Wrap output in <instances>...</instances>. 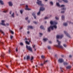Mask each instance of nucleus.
<instances>
[{
    "label": "nucleus",
    "mask_w": 73,
    "mask_h": 73,
    "mask_svg": "<svg viewBox=\"0 0 73 73\" xmlns=\"http://www.w3.org/2000/svg\"><path fill=\"white\" fill-rule=\"evenodd\" d=\"M54 28L55 29H57V25H54L53 26H50L48 28V32H50V31H51V29H52V30H53L54 29Z\"/></svg>",
    "instance_id": "1"
},
{
    "label": "nucleus",
    "mask_w": 73,
    "mask_h": 73,
    "mask_svg": "<svg viewBox=\"0 0 73 73\" xmlns=\"http://www.w3.org/2000/svg\"><path fill=\"white\" fill-rule=\"evenodd\" d=\"M57 41L58 42V45H55V46H56V47L57 48H60L63 49V48H64L63 46L61 45V41H59L58 39H57Z\"/></svg>",
    "instance_id": "2"
},
{
    "label": "nucleus",
    "mask_w": 73,
    "mask_h": 73,
    "mask_svg": "<svg viewBox=\"0 0 73 73\" xmlns=\"http://www.w3.org/2000/svg\"><path fill=\"white\" fill-rule=\"evenodd\" d=\"M36 3L38 5H40L42 7L44 6V5L42 3V1H40V0H37Z\"/></svg>",
    "instance_id": "3"
},
{
    "label": "nucleus",
    "mask_w": 73,
    "mask_h": 73,
    "mask_svg": "<svg viewBox=\"0 0 73 73\" xmlns=\"http://www.w3.org/2000/svg\"><path fill=\"white\" fill-rule=\"evenodd\" d=\"M61 7H62L61 8V10H63L64 11H65L66 9V8L65 7L64 5H62L60 6Z\"/></svg>",
    "instance_id": "4"
},
{
    "label": "nucleus",
    "mask_w": 73,
    "mask_h": 73,
    "mask_svg": "<svg viewBox=\"0 0 73 73\" xmlns=\"http://www.w3.org/2000/svg\"><path fill=\"white\" fill-rule=\"evenodd\" d=\"M26 48H27L28 50L32 52V48H31V46H28L27 45H26Z\"/></svg>",
    "instance_id": "5"
},
{
    "label": "nucleus",
    "mask_w": 73,
    "mask_h": 73,
    "mask_svg": "<svg viewBox=\"0 0 73 73\" xmlns=\"http://www.w3.org/2000/svg\"><path fill=\"white\" fill-rule=\"evenodd\" d=\"M64 33L65 34H66V35L68 37H69V38H71L70 35L68 34V33L66 31H64Z\"/></svg>",
    "instance_id": "6"
},
{
    "label": "nucleus",
    "mask_w": 73,
    "mask_h": 73,
    "mask_svg": "<svg viewBox=\"0 0 73 73\" xmlns=\"http://www.w3.org/2000/svg\"><path fill=\"white\" fill-rule=\"evenodd\" d=\"M2 23H1V25H4V26H5L6 25L4 23V22H5V21L2 20L1 21Z\"/></svg>",
    "instance_id": "7"
},
{
    "label": "nucleus",
    "mask_w": 73,
    "mask_h": 73,
    "mask_svg": "<svg viewBox=\"0 0 73 73\" xmlns=\"http://www.w3.org/2000/svg\"><path fill=\"white\" fill-rule=\"evenodd\" d=\"M39 11H45V8L42 7H40Z\"/></svg>",
    "instance_id": "8"
},
{
    "label": "nucleus",
    "mask_w": 73,
    "mask_h": 73,
    "mask_svg": "<svg viewBox=\"0 0 73 73\" xmlns=\"http://www.w3.org/2000/svg\"><path fill=\"white\" fill-rule=\"evenodd\" d=\"M58 61L60 63H62L64 62V60L62 59H60L58 60Z\"/></svg>",
    "instance_id": "9"
},
{
    "label": "nucleus",
    "mask_w": 73,
    "mask_h": 73,
    "mask_svg": "<svg viewBox=\"0 0 73 73\" xmlns=\"http://www.w3.org/2000/svg\"><path fill=\"white\" fill-rule=\"evenodd\" d=\"M32 15L34 16V19H36V13H33L32 14Z\"/></svg>",
    "instance_id": "10"
},
{
    "label": "nucleus",
    "mask_w": 73,
    "mask_h": 73,
    "mask_svg": "<svg viewBox=\"0 0 73 73\" xmlns=\"http://www.w3.org/2000/svg\"><path fill=\"white\" fill-rule=\"evenodd\" d=\"M8 3L9 6H12L13 5V3L11 2L10 1L8 2Z\"/></svg>",
    "instance_id": "11"
},
{
    "label": "nucleus",
    "mask_w": 73,
    "mask_h": 73,
    "mask_svg": "<svg viewBox=\"0 0 73 73\" xmlns=\"http://www.w3.org/2000/svg\"><path fill=\"white\" fill-rule=\"evenodd\" d=\"M26 10H28V11H29V10H31V9L28 8V6L27 5H26Z\"/></svg>",
    "instance_id": "12"
},
{
    "label": "nucleus",
    "mask_w": 73,
    "mask_h": 73,
    "mask_svg": "<svg viewBox=\"0 0 73 73\" xmlns=\"http://www.w3.org/2000/svg\"><path fill=\"white\" fill-rule=\"evenodd\" d=\"M0 4L1 5H4V2L1 0H0Z\"/></svg>",
    "instance_id": "13"
},
{
    "label": "nucleus",
    "mask_w": 73,
    "mask_h": 73,
    "mask_svg": "<svg viewBox=\"0 0 73 73\" xmlns=\"http://www.w3.org/2000/svg\"><path fill=\"white\" fill-rule=\"evenodd\" d=\"M49 4L50 5H51L52 6H53V2L52 1H50L49 2Z\"/></svg>",
    "instance_id": "14"
},
{
    "label": "nucleus",
    "mask_w": 73,
    "mask_h": 73,
    "mask_svg": "<svg viewBox=\"0 0 73 73\" xmlns=\"http://www.w3.org/2000/svg\"><path fill=\"white\" fill-rule=\"evenodd\" d=\"M4 55H5V54L4 53H2V54L1 55V58H4Z\"/></svg>",
    "instance_id": "15"
},
{
    "label": "nucleus",
    "mask_w": 73,
    "mask_h": 73,
    "mask_svg": "<svg viewBox=\"0 0 73 73\" xmlns=\"http://www.w3.org/2000/svg\"><path fill=\"white\" fill-rule=\"evenodd\" d=\"M29 28H30V29H33V26H28V30L29 29Z\"/></svg>",
    "instance_id": "16"
},
{
    "label": "nucleus",
    "mask_w": 73,
    "mask_h": 73,
    "mask_svg": "<svg viewBox=\"0 0 73 73\" xmlns=\"http://www.w3.org/2000/svg\"><path fill=\"white\" fill-rule=\"evenodd\" d=\"M65 19V17H64V15H62V19L63 20H64V19Z\"/></svg>",
    "instance_id": "17"
},
{
    "label": "nucleus",
    "mask_w": 73,
    "mask_h": 73,
    "mask_svg": "<svg viewBox=\"0 0 73 73\" xmlns=\"http://www.w3.org/2000/svg\"><path fill=\"white\" fill-rule=\"evenodd\" d=\"M72 68V66H68L66 67L67 69H70Z\"/></svg>",
    "instance_id": "18"
},
{
    "label": "nucleus",
    "mask_w": 73,
    "mask_h": 73,
    "mask_svg": "<svg viewBox=\"0 0 73 73\" xmlns=\"http://www.w3.org/2000/svg\"><path fill=\"white\" fill-rule=\"evenodd\" d=\"M29 59H30V56H27V60H29Z\"/></svg>",
    "instance_id": "19"
},
{
    "label": "nucleus",
    "mask_w": 73,
    "mask_h": 73,
    "mask_svg": "<svg viewBox=\"0 0 73 73\" xmlns=\"http://www.w3.org/2000/svg\"><path fill=\"white\" fill-rule=\"evenodd\" d=\"M50 23L51 25H54V22H53V21H50Z\"/></svg>",
    "instance_id": "20"
},
{
    "label": "nucleus",
    "mask_w": 73,
    "mask_h": 73,
    "mask_svg": "<svg viewBox=\"0 0 73 73\" xmlns=\"http://www.w3.org/2000/svg\"><path fill=\"white\" fill-rule=\"evenodd\" d=\"M11 16L13 18H14V17H15L14 13H13V14L11 15Z\"/></svg>",
    "instance_id": "21"
},
{
    "label": "nucleus",
    "mask_w": 73,
    "mask_h": 73,
    "mask_svg": "<svg viewBox=\"0 0 73 73\" xmlns=\"http://www.w3.org/2000/svg\"><path fill=\"white\" fill-rule=\"evenodd\" d=\"M63 25L64 26H67L68 25V23H64Z\"/></svg>",
    "instance_id": "22"
},
{
    "label": "nucleus",
    "mask_w": 73,
    "mask_h": 73,
    "mask_svg": "<svg viewBox=\"0 0 73 73\" xmlns=\"http://www.w3.org/2000/svg\"><path fill=\"white\" fill-rule=\"evenodd\" d=\"M40 29H44V26L42 25L40 26Z\"/></svg>",
    "instance_id": "23"
},
{
    "label": "nucleus",
    "mask_w": 73,
    "mask_h": 73,
    "mask_svg": "<svg viewBox=\"0 0 73 73\" xmlns=\"http://www.w3.org/2000/svg\"><path fill=\"white\" fill-rule=\"evenodd\" d=\"M25 42L27 44H28V45H29L30 44V43L28 41H25Z\"/></svg>",
    "instance_id": "24"
},
{
    "label": "nucleus",
    "mask_w": 73,
    "mask_h": 73,
    "mask_svg": "<svg viewBox=\"0 0 73 73\" xmlns=\"http://www.w3.org/2000/svg\"><path fill=\"white\" fill-rule=\"evenodd\" d=\"M56 24H57V22L56 21H54V25H56Z\"/></svg>",
    "instance_id": "25"
},
{
    "label": "nucleus",
    "mask_w": 73,
    "mask_h": 73,
    "mask_svg": "<svg viewBox=\"0 0 73 73\" xmlns=\"http://www.w3.org/2000/svg\"><path fill=\"white\" fill-rule=\"evenodd\" d=\"M10 32L11 33V34H12V35H13V34H14V33L12 30H10Z\"/></svg>",
    "instance_id": "26"
},
{
    "label": "nucleus",
    "mask_w": 73,
    "mask_h": 73,
    "mask_svg": "<svg viewBox=\"0 0 73 73\" xmlns=\"http://www.w3.org/2000/svg\"><path fill=\"white\" fill-rule=\"evenodd\" d=\"M56 38H60V36L59 35H57Z\"/></svg>",
    "instance_id": "27"
},
{
    "label": "nucleus",
    "mask_w": 73,
    "mask_h": 73,
    "mask_svg": "<svg viewBox=\"0 0 73 73\" xmlns=\"http://www.w3.org/2000/svg\"><path fill=\"white\" fill-rule=\"evenodd\" d=\"M40 12H41V11H40V10H39V12L37 13V15H39L40 14Z\"/></svg>",
    "instance_id": "28"
},
{
    "label": "nucleus",
    "mask_w": 73,
    "mask_h": 73,
    "mask_svg": "<svg viewBox=\"0 0 73 73\" xmlns=\"http://www.w3.org/2000/svg\"><path fill=\"white\" fill-rule=\"evenodd\" d=\"M43 40H44L45 42V41H47V40H48V39L46 38H44Z\"/></svg>",
    "instance_id": "29"
},
{
    "label": "nucleus",
    "mask_w": 73,
    "mask_h": 73,
    "mask_svg": "<svg viewBox=\"0 0 73 73\" xmlns=\"http://www.w3.org/2000/svg\"><path fill=\"white\" fill-rule=\"evenodd\" d=\"M56 5L58 6V7H60V5L59 4V3H56Z\"/></svg>",
    "instance_id": "30"
},
{
    "label": "nucleus",
    "mask_w": 73,
    "mask_h": 73,
    "mask_svg": "<svg viewBox=\"0 0 73 73\" xmlns=\"http://www.w3.org/2000/svg\"><path fill=\"white\" fill-rule=\"evenodd\" d=\"M63 37L64 35H62L60 36V38H62V37Z\"/></svg>",
    "instance_id": "31"
},
{
    "label": "nucleus",
    "mask_w": 73,
    "mask_h": 73,
    "mask_svg": "<svg viewBox=\"0 0 73 73\" xmlns=\"http://www.w3.org/2000/svg\"><path fill=\"white\" fill-rule=\"evenodd\" d=\"M64 65H68V63H67V62H64Z\"/></svg>",
    "instance_id": "32"
},
{
    "label": "nucleus",
    "mask_w": 73,
    "mask_h": 73,
    "mask_svg": "<svg viewBox=\"0 0 73 73\" xmlns=\"http://www.w3.org/2000/svg\"><path fill=\"white\" fill-rule=\"evenodd\" d=\"M65 3H68V1L67 0H62Z\"/></svg>",
    "instance_id": "33"
},
{
    "label": "nucleus",
    "mask_w": 73,
    "mask_h": 73,
    "mask_svg": "<svg viewBox=\"0 0 73 73\" xmlns=\"http://www.w3.org/2000/svg\"><path fill=\"white\" fill-rule=\"evenodd\" d=\"M63 46L64 47H65V48H66V47L67 46V45H66V44H63Z\"/></svg>",
    "instance_id": "34"
},
{
    "label": "nucleus",
    "mask_w": 73,
    "mask_h": 73,
    "mask_svg": "<svg viewBox=\"0 0 73 73\" xmlns=\"http://www.w3.org/2000/svg\"><path fill=\"white\" fill-rule=\"evenodd\" d=\"M41 57L42 59H44L45 58V57L43 55H42L41 56Z\"/></svg>",
    "instance_id": "35"
},
{
    "label": "nucleus",
    "mask_w": 73,
    "mask_h": 73,
    "mask_svg": "<svg viewBox=\"0 0 73 73\" xmlns=\"http://www.w3.org/2000/svg\"><path fill=\"white\" fill-rule=\"evenodd\" d=\"M20 12L21 14H22L23 12V11L22 10H20Z\"/></svg>",
    "instance_id": "36"
},
{
    "label": "nucleus",
    "mask_w": 73,
    "mask_h": 73,
    "mask_svg": "<svg viewBox=\"0 0 73 73\" xmlns=\"http://www.w3.org/2000/svg\"><path fill=\"white\" fill-rule=\"evenodd\" d=\"M49 18V17H45L44 18V19H45V20H46V19H48V18Z\"/></svg>",
    "instance_id": "37"
},
{
    "label": "nucleus",
    "mask_w": 73,
    "mask_h": 73,
    "mask_svg": "<svg viewBox=\"0 0 73 73\" xmlns=\"http://www.w3.org/2000/svg\"><path fill=\"white\" fill-rule=\"evenodd\" d=\"M1 32L3 34V35H5V34L4 33V32H3V31H2L1 30Z\"/></svg>",
    "instance_id": "38"
},
{
    "label": "nucleus",
    "mask_w": 73,
    "mask_h": 73,
    "mask_svg": "<svg viewBox=\"0 0 73 73\" xmlns=\"http://www.w3.org/2000/svg\"><path fill=\"white\" fill-rule=\"evenodd\" d=\"M3 12H4V13H7V10H5L3 11Z\"/></svg>",
    "instance_id": "39"
},
{
    "label": "nucleus",
    "mask_w": 73,
    "mask_h": 73,
    "mask_svg": "<svg viewBox=\"0 0 73 73\" xmlns=\"http://www.w3.org/2000/svg\"><path fill=\"white\" fill-rule=\"evenodd\" d=\"M54 56L55 58H57V55L56 54Z\"/></svg>",
    "instance_id": "40"
},
{
    "label": "nucleus",
    "mask_w": 73,
    "mask_h": 73,
    "mask_svg": "<svg viewBox=\"0 0 73 73\" xmlns=\"http://www.w3.org/2000/svg\"><path fill=\"white\" fill-rule=\"evenodd\" d=\"M61 13H65V11H61Z\"/></svg>",
    "instance_id": "41"
},
{
    "label": "nucleus",
    "mask_w": 73,
    "mask_h": 73,
    "mask_svg": "<svg viewBox=\"0 0 73 73\" xmlns=\"http://www.w3.org/2000/svg\"><path fill=\"white\" fill-rule=\"evenodd\" d=\"M47 48L48 49H50V47L49 46H47Z\"/></svg>",
    "instance_id": "42"
},
{
    "label": "nucleus",
    "mask_w": 73,
    "mask_h": 73,
    "mask_svg": "<svg viewBox=\"0 0 73 73\" xmlns=\"http://www.w3.org/2000/svg\"><path fill=\"white\" fill-rule=\"evenodd\" d=\"M48 62V60H46V61H44V64H45L46 62Z\"/></svg>",
    "instance_id": "43"
},
{
    "label": "nucleus",
    "mask_w": 73,
    "mask_h": 73,
    "mask_svg": "<svg viewBox=\"0 0 73 73\" xmlns=\"http://www.w3.org/2000/svg\"><path fill=\"white\" fill-rule=\"evenodd\" d=\"M55 18H56V20H58V19H59L58 18V17H56Z\"/></svg>",
    "instance_id": "44"
},
{
    "label": "nucleus",
    "mask_w": 73,
    "mask_h": 73,
    "mask_svg": "<svg viewBox=\"0 0 73 73\" xmlns=\"http://www.w3.org/2000/svg\"><path fill=\"white\" fill-rule=\"evenodd\" d=\"M33 23H34V24H37L36 22L35 21H33Z\"/></svg>",
    "instance_id": "45"
},
{
    "label": "nucleus",
    "mask_w": 73,
    "mask_h": 73,
    "mask_svg": "<svg viewBox=\"0 0 73 73\" xmlns=\"http://www.w3.org/2000/svg\"><path fill=\"white\" fill-rule=\"evenodd\" d=\"M20 45H23V43L21 42L20 43Z\"/></svg>",
    "instance_id": "46"
},
{
    "label": "nucleus",
    "mask_w": 73,
    "mask_h": 73,
    "mask_svg": "<svg viewBox=\"0 0 73 73\" xmlns=\"http://www.w3.org/2000/svg\"><path fill=\"white\" fill-rule=\"evenodd\" d=\"M35 45H34L33 46V48H35Z\"/></svg>",
    "instance_id": "47"
},
{
    "label": "nucleus",
    "mask_w": 73,
    "mask_h": 73,
    "mask_svg": "<svg viewBox=\"0 0 73 73\" xmlns=\"http://www.w3.org/2000/svg\"><path fill=\"white\" fill-rule=\"evenodd\" d=\"M33 59V57L31 56V60H32Z\"/></svg>",
    "instance_id": "48"
},
{
    "label": "nucleus",
    "mask_w": 73,
    "mask_h": 73,
    "mask_svg": "<svg viewBox=\"0 0 73 73\" xmlns=\"http://www.w3.org/2000/svg\"><path fill=\"white\" fill-rule=\"evenodd\" d=\"M28 17H27L25 18L26 20H28Z\"/></svg>",
    "instance_id": "49"
},
{
    "label": "nucleus",
    "mask_w": 73,
    "mask_h": 73,
    "mask_svg": "<svg viewBox=\"0 0 73 73\" xmlns=\"http://www.w3.org/2000/svg\"><path fill=\"white\" fill-rule=\"evenodd\" d=\"M11 53V50H9V51H8V53H9H9Z\"/></svg>",
    "instance_id": "50"
},
{
    "label": "nucleus",
    "mask_w": 73,
    "mask_h": 73,
    "mask_svg": "<svg viewBox=\"0 0 73 73\" xmlns=\"http://www.w3.org/2000/svg\"><path fill=\"white\" fill-rule=\"evenodd\" d=\"M39 35H40L41 36H42L43 34L42 33H39Z\"/></svg>",
    "instance_id": "51"
},
{
    "label": "nucleus",
    "mask_w": 73,
    "mask_h": 73,
    "mask_svg": "<svg viewBox=\"0 0 73 73\" xmlns=\"http://www.w3.org/2000/svg\"><path fill=\"white\" fill-rule=\"evenodd\" d=\"M16 52H17L18 51V50L17 49V48H16Z\"/></svg>",
    "instance_id": "52"
},
{
    "label": "nucleus",
    "mask_w": 73,
    "mask_h": 73,
    "mask_svg": "<svg viewBox=\"0 0 73 73\" xmlns=\"http://www.w3.org/2000/svg\"><path fill=\"white\" fill-rule=\"evenodd\" d=\"M6 25H7V26H9V23H7Z\"/></svg>",
    "instance_id": "53"
},
{
    "label": "nucleus",
    "mask_w": 73,
    "mask_h": 73,
    "mask_svg": "<svg viewBox=\"0 0 73 73\" xmlns=\"http://www.w3.org/2000/svg\"><path fill=\"white\" fill-rule=\"evenodd\" d=\"M23 29V27H21L20 28L19 30H21V29Z\"/></svg>",
    "instance_id": "54"
},
{
    "label": "nucleus",
    "mask_w": 73,
    "mask_h": 73,
    "mask_svg": "<svg viewBox=\"0 0 73 73\" xmlns=\"http://www.w3.org/2000/svg\"><path fill=\"white\" fill-rule=\"evenodd\" d=\"M10 37H11V39H12V38H13V36H10Z\"/></svg>",
    "instance_id": "55"
},
{
    "label": "nucleus",
    "mask_w": 73,
    "mask_h": 73,
    "mask_svg": "<svg viewBox=\"0 0 73 73\" xmlns=\"http://www.w3.org/2000/svg\"><path fill=\"white\" fill-rule=\"evenodd\" d=\"M40 65H41V66H43V65H44V64H43L42 63H41Z\"/></svg>",
    "instance_id": "56"
},
{
    "label": "nucleus",
    "mask_w": 73,
    "mask_h": 73,
    "mask_svg": "<svg viewBox=\"0 0 73 73\" xmlns=\"http://www.w3.org/2000/svg\"><path fill=\"white\" fill-rule=\"evenodd\" d=\"M0 43L1 44H4V43H3V42H0Z\"/></svg>",
    "instance_id": "57"
},
{
    "label": "nucleus",
    "mask_w": 73,
    "mask_h": 73,
    "mask_svg": "<svg viewBox=\"0 0 73 73\" xmlns=\"http://www.w3.org/2000/svg\"><path fill=\"white\" fill-rule=\"evenodd\" d=\"M70 24H73V23L70 22Z\"/></svg>",
    "instance_id": "58"
},
{
    "label": "nucleus",
    "mask_w": 73,
    "mask_h": 73,
    "mask_svg": "<svg viewBox=\"0 0 73 73\" xmlns=\"http://www.w3.org/2000/svg\"><path fill=\"white\" fill-rule=\"evenodd\" d=\"M27 21H28V23H30V20H28Z\"/></svg>",
    "instance_id": "59"
},
{
    "label": "nucleus",
    "mask_w": 73,
    "mask_h": 73,
    "mask_svg": "<svg viewBox=\"0 0 73 73\" xmlns=\"http://www.w3.org/2000/svg\"><path fill=\"white\" fill-rule=\"evenodd\" d=\"M49 43H50V44H52V42H51L50 41H49Z\"/></svg>",
    "instance_id": "60"
},
{
    "label": "nucleus",
    "mask_w": 73,
    "mask_h": 73,
    "mask_svg": "<svg viewBox=\"0 0 73 73\" xmlns=\"http://www.w3.org/2000/svg\"><path fill=\"white\" fill-rule=\"evenodd\" d=\"M16 16H19V14H18L16 13Z\"/></svg>",
    "instance_id": "61"
},
{
    "label": "nucleus",
    "mask_w": 73,
    "mask_h": 73,
    "mask_svg": "<svg viewBox=\"0 0 73 73\" xmlns=\"http://www.w3.org/2000/svg\"><path fill=\"white\" fill-rule=\"evenodd\" d=\"M11 13H12V11H10L9 13V14H11Z\"/></svg>",
    "instance_id": "62"
},
{
    "label": "nucleus",
    "mask_w": 73,
    "mask_h": 73,
    "mask_svg": "<svg viewBox=\"0 0 73 73\" xmlns=\"http://www.w3.org/2000/svg\"><path fill=\"white\" fill-rule=\"evenodd\" d=\"M5 66H6V67L7 68H8V66L7 65H5Z\"/></svg>",
    "instance_id": "63"
},
{
    "label": "nucleus",
    "mask_w": 73,
    "mask_h": 73,
    "mask_svg": "<svg viewBox=\"0 0 73 73\" xmlns=\"http://www.w3.org/2000/svg\"><path fill=\"white\" fill-rule=\"evenodd\" d=\"M72 57V55H70L69 57H70V58H71V57Z\"/></svg>",
    "instance_id": "64"
}]
</instances>
